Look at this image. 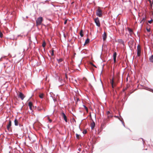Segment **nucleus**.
I'll use <instances>...</instances> for the list:
<instances>
[{
  "label": "nucleus",
  "instance_id": "nucleus-1",
  "mask_svg": "<svg viewBox=\"0 0 153 153\" xmlns=\"http://www.w3.org/2000/svg\"><path fill=\"white\" fill-rule=\"evenodd\" d=\"M43 18L42 17H39L36 21V25L37 26L40 25L43 21Z\"/></svg>",
  "mask_w": 153,
  "mask_h": 153
},
{
  "label": "nucleus",
  "instance_id": "nucleus-2",
  "mask_svg": "<svg viewBox=\"0 0 153 153\" xmlns=\"http://www.w3.org/2000/svg\"><path fill=\"white\" fill-rule=\"evenodd\" d=\"M96 15L99 17H101L102 16V10L98 8L97 9L96 13Z\"/></svg>",
  "mask_w": 153,
  "mask_h": 153
},
{
  "label": "nucleus",
  "instance_id": "nucleus-3",
  "mask_svg": "<svg viewBox=\"0 0 153 153\" xmlns=\"http://www.w3.org/2000/svg\"><path fill=\"white\" fill-rule=\"evenodd\" d=\"M94 21L97 26L98 27H100V21L98 17H97L95 19Z\"/></svg>",
  "mask_w": 153,
  "mask_h": 153
},
{
  "label": "nucleus",
  "instance_id": "nucleus-4",
  "mask_svg": "<svg viewBox=\"0 0 153 153\" xmlns=\"http://www.w3.org/2000/svg\"><path fill=\"white\" fill-rule=\"evenodd\" d=\"M61 116L63 117L65 121L66 122H67V117L65 115V114L63 112H62V113L61 114Z\"/></svg>",
  "mask_w": 153,
  "mask_h": 153
},
{
  "label": "nucleus",
  "instance_id": "nucleus-5",
  "mask_svg": "<svg viewBox=\"0 0 153 153\" xmlns=\"http://www.w3.org/2000/svg\"><path fill=\"white\" fill-rule=\"evenodd\" d=\"M141 53V49L140 46L139 45H138L137 47V55L138 56H140Z\"/></svg>",
  "mask_w": 153,
  "mask_h": 153
},
{
  "label": "nucleus",
  "instance_id": "nucleus-6",
  "mask_svg": "<svg viewBox=\"0 0 153 153\" xmlns=\"http://www.w3.org/2000/svg\"><path fill=\"white\" fill-rule=\"evenodd\" d=\"M19 97L22 100H23L25 97V96L24 94L21 92L19 93Z\"/></svg>",
  "mask_w": 153,
  "mask_h": 153
},
{
  "label": "nucleus",
  "instance_id": "nucleus-7",
  "mask_svg": "<svg viewBox=\"0 0 153 153\" xmlns=\"http://www.w3.org/2000/svg\"><path fill=\"white\" fill-rule=\"evenodd\" d=\"M11 126V121L10 120L9 121V124L7 126V128L8 131L10 130V128Z\"/></svg>",
  "mask_w": 153,
  "mask_h": 153
},
{
  "label": "nucleus",
  "instance_id": "nucleus-8",
  "mask_svg": "<svg viewBox=\"0 0 153 153\" xmlns=\"http://www.w3.org/2000/svg\"><path fill=\"white\" fill-rule=\"evenodd\" d=\"M102 37H103V41H105L106 38H107V36H106V33L104 32L103 34V35H102Z\"/></svg>",
  "mask_w": 153,
  "mask_h": 153
},
{
  "label": "nucleus",
  "instance_id": "nucleus-9",
  "mask_svg": "<svg viewBox=\"0 0 153 153\" xmlns=\"http://www.w3.org/2000/svg\"><path fill=\"white\" fill-rule=\"evenodd\" d=\"M111 84L112 87L114 88V87L116 85V84L114 82L113 79H112V80L111 81Z\"/></svg>",
  "mask_w": 153,
  "mask_h": 153
},
{
  "label": "nucleus",
  "instance_id": "nucleus-10",
  "mask_svg": "<svg viewBox=\"0 0 153 153\" xmlns=\"http://www.w3.org/2000/svg\"><path fill=\"white\" fill-rule=\"evenodd\" d=\"M95 124L94 122H93L91 124V126L92 129H93L95 127Z\"/></svg>",
  "mask_w": 153,
  "mask_h": 153
},
{
  "label": "nucleus",
  "instance_id": "nucleus-11",
  "mask_svg": "<svg viewBox=\"0 0 153 153\" xmlns=\"http://www.w3.org/2000/svg\"><path fill=\"white\" fill-rule=\"evenodd\" d=\"M128 30L129 32V33L131 35H132L133 33V31L130 28H128Z\"/></svg>",
  "mask_w": 153,
  "mask_h": 153
},
{
  "label": "nucleus",
  "instance_id": "nucleus-12",
  "mask_svg": "<svg viewBox=\"0 0 153 153\" xmlns=\"http://www.w3.org/2000/svg\"><path fill=\"white\" fill-rule=\"evenodd\" d=\"M107 114L108 115V118H109L112 117L111 114L110 112L109 111H108L107 112Z\"/></svg>",
  "mask_w": 153,
  "mask_h": 153
},
{
  "label": "nucleus",
  "instance_id": "nucleus-13",
  "mask_svg": "<svg viewBox=\"0 0 153 153\" xmlns=\"http://www.w3.org/2000/svg\"><path fill=\"white\" fill-rule=\"evenodd\" d=\"M14 124L15 126H18V121L17 120L15 119L14 120Z\"/></svg>",
  "mask_w": 153,
  "mask_h": 153
},
{
  "label": "nucleus",
  "instance_id": "nucleus-14",
  "mask_svg": "<svg viewBox=\"0 0 153 153\" xmlns=\"http://www.w3.org/2000/svg\"><path fill=\"white\" fill-rule=\"evenodd\" d=\"M149 60L151 62H153V55H152L149 58Z\"/></svg>",
  "mask_w": 153,
  "mask_h": 153
},
{
  "label": "nucleus",
  "instance_id": "nucleus-15",
  "mask_svg": "<svg viewBox=\"0 0 153 153\" xmlns=\"http://www.w3.org/2000/svg\"><path fill=\"white\" fill-rule=\"evenodd\" d=\"M90 39L88 38H87L86 40H85V43L84 45H85V44H87L89 42Z\"/></svg>",
  "mask_w": 153,
  "mask_h": 153
},
{
  "label": "nucleus",
  "instance_id": "nucleus-16",
  "mask_svg": "<svg viewBox=\"0 0 153 153\" xmlns=\"http://www.w3.org/2000/svg\"><path fill=\"white\" fill-rule=\"evenodd\" d=\"M145 17H143L142 19V20L140 22V23H143L142 24V25H143V23H144V22L145 21Z\"/></svg>",
  "mask_w": 153,
  "mask_h": 153
},
{
  "label": "nucleus",
  "instance_id": "nucleus-17",
  "mask_svg": "<svg viewBox=\"0 0 153 153\" xmlns=\"http://www.w3.org/2000/svg\"><path fill=\"white\" fill-rule=\"evenodd\" d=\"M57 60L58 62L59 63L61 62H62V59L61 58H60L59 59H57Z\"/></svg>",
  "mask_w": 153,
  "mask_h": 153
},
{
  "label": "nucleus",
  "instance_id": "nucleus-18",
  "mask_svg": "<svg viewBox=\"0 0 153 153\" xmlns=\"http://www.w3.org/2000/svg\"><path fill=\"white\" fill-rule=\"evenodd\" d=\"M80 35L81 37H82L83 36V32L82 30H81L80 32Z\"/></svg>",
  "mask_w": 153,
  "mask_h": 153
},
{
  "label": "nucleus",
  "instance_id": "nucleus-19",
  "mask_svg": "<svg viewBox=\"0 0 153 153\" xmlns=\"http://www.w3.org/2000/svg\"><path fill=\"white\" fill-rule=\"evenodd\" d=\"M39 97L40 98H41V99L43 98V94H40L39 95Z\"/></svg>",
  "mask_w": 153,
  "mask_h": 153
},
{
  "label": "nucleus",
  "instance_id": "nucleus-20",
  "mask_svg": "<svg viewBox=\"0 0 153 153\" xmlns=\"http://www.w3.org/2000/svg\"><path fill=\"white\" fill-rule=\"evenodd\" d=\"M117 56V53L115 52L113 54V58H116Z\"/></svg>",
  "mask_w": 153,
  "mask_h": 153
},
{
  "label": "nucleus",
  "instance_id": "nucleus-21",
  "mask_svg": "<svg viewBox=\"0 0 153 153\" xmlns=\"http://www.w3.org/2000/svg\"><path fill=\"white\" fill-rule=\"evenodd\" d=\"M28 105L29 106H32L33 105L32 102H29L28 103Z\"/></svg>",
  "mask_w": 153,
  "mask_h": 153
},
{
  "label": "nucleus",
  "instance_id": "nucleus-22",
  "mask_svg": "<svg viewBox=\"0 0 153 153\" xmlns=\"http://www.w3.org/2000/svg\"><path fill=\"white\" fill-rule=\"evenodd\" d=\"M76 137L77 138V139H79V137H80V135H79V134H76Z\"/></svg>",
  "mask_w": 153,
  "mask_h": 153
},
{
  "label": "nucleus",
  "instance_id": "nucleus-23",
  "mask_svg": "<svg viewBox=\"0 0 153 153\" xmlns=\"http://www.w3.org/2000/svg\"><path fill=\"white\" fill-rule=\"evenodd\" d=\"M51 54L52 56H53L54 55V50H53L52 51V52L51 53Z\"/></svg>",
  "mask_w": 153,
  "mask_h": 153
},
{
  "label": "nucleus",
  "instance_id": "nucleus-24",
  "mask_svg": "<svg viewBox=\"0 0 153 153\" xmlns=\"http://www.w3.org/2000/svg\"><path fill=\"white\" fill-rule=\"evenodd\" d=\"M45 45H46V43L45 42H44L42 45V46L43 47H45Z\"/></svg>",
  "mask_w": 153,
  "mask_h": 153
},
{
  "label": "nucleus",
  "instance_id": "nucleus-25",
  "mask_svg": "<svg viewBox=\"0 0 153 153\" xmlns=\"http://www.w3.org/2000/svg\"><path fill=\"white\" fill-rule=\"evenodd\" d=\"M3 36V34L1 32H0V37L2 38Z\"/></svg>",
  "mask_w": 153,
  "mask_h": 153
},
{
  "label": "nucleus",
  "instance_id": "nucleus-26",
  "mask_svg": "<svg viewBox=\"0 0 153 153\" xmlns=\"http://www.w3.org/2000/svg\"><path fill=\"white\" fill-rule=\"evenodd\" d=\"M87 132V131L86 130H84L83 132V133L84 134H86V133Z\"/></svg>",
  "mask_w": 153,
  "mask_h": 153
},
{
  "label": "nucleus",
  "instance_id": "nucleus-27",
  "mask_svg": "<svg viewBox=\"0 0 153 153\" xmlns=\"http://www.w3.org/2000/svg\"><path fill=\"white\" fill-rule=\"evenodd\" d=\"M120 120L122 122L123 125L124 126H125L124 123H123V122L122 121V120Z\"/></svg>",
  "mask_w": 153,
  "mask_h": 153
},
{
  "label": "nucleus",
  "instance_id": "nucleus-28",
  "mask_svg": "<svg viewBox=\"0 0 153 153\" xmlns=\"http://www.w3.org/2000/svg\"><path fill=\"white\" fill-rule=\"evenodd\" d=\"M152 20L151 19V20H149V21H148V22L150 23V24H151V22H152Z\"/></svg>",
  "mask_w": 153,
  "mask_h": 153
},
{
  "label": "nucleus",
  "instance_id": "nucleus-29",
  "mask_svg": "<svg viewBox=\"0 0 153 153\" xmlns=\"http://www.w3.org/2000/svg\"><path fill=\"white\" fill-rule=\"evenodd\" d=\"M113 59L114 62H115L116 61V58H113Z\"/></svg>",
  "mask_w": 153,
  "mask_h": 153
},
{
  "label": "nucleus",
  "instance_id": "nucleus-30",
  "mask_svg": "<svg viewBox=\"0 0 153 153\" xmlns=\"http://www.w3.org/2000/svg\"><path fill=\"white\" fill-rule=\"evenodd\" d=\"M48 121L49 122H50V123H51L52 121V120L49 118L48 119Z\"/></svg>",
  "mask_w": 153,
  "mask_h": 153
},
{
  "label": "nucleus",
  "instance_id": "nucleus-31",
  "mask_svg": "<svg viewBox=\"0 0 153 153\" xmlns=\"http://www.w3.org/2000/svg\"><path fill=\"white\" fill-rule=\"evenodd\" d=\"M29 108L30 109V110H32V106H29Z\"/></svg>",
  "mask_w": 153,
  "mask_h": 153
},
{
  "label": "nucleus",
  "instance_id": "nucleus-32",
  "mask_svg": "<svg viewBox=\"0 0 153 153\" xmlns=\"http://www.w3.org/2000/svg\"><path fill=\"white\" fill-rule=\"evenodd\" d=\"M67 22V20H65L64 22L65 24H66Z\"/></svg>",
  "mask_w": 153,
  "mask_h": 153
},
{
  "label": "nucleus",
  "instance_id": "nucleus-33",
  "mask_svg": "<svg viewBox=\"0 0 153 153\" xmlns=\"http://www.w3.org/2000/svg\"><path fill=\"white\" fill-rule=\"evenodd\" d=\"M146 30H147V31L149 32H150V30L149 29H146Z\"/></svg>",
  "mask_w": 153,
  "mask_h": 153
},
{
  "label": "nucleus",
  "instance_id": "nucleus-34",
  "mask_svg": "<svg viewBox=\"0 0 153 153\" xmlns=\"http://www.w3.org/2000/svg\"><path fill=\"white\" fill-rule=\"evenodd\" d=\"M115 117L118 118H119V119L120 120V118H119V117H118V116H115Z\"/></svg>",
  "mask_w": 153,
  "mask_h": 153
},
{
  "label": "nucleus",
  "instance_id": "nucleus-35",
  "mask_svg": "<svg viewBox=\"0 0 153 153\" xmlns=\"http://www.w3.org/2000/svg\"><path fill=\"white\" fill-rule=\"evenodd\" d=\"M78 150H79V152H80V151H81V149L80 148H79V149H78Z\"/></svg>",
  "mask_w": 153,
  "mask_h": 153
},
{
  "label": "nucleus",
  "instance_id": "nucleus-36",
  "mask_svg": "<svg viewBox=\"0 0 153 153\" xmlns=\"http://www.w3.org/2000/svg\"><path fill=\"white\" fill-rule=\"evenodd\" d=\"M86 110V111L87 112H88V108H87V109H85Z\"/></svg>",
  "mask_w": 153,
  "mask_h": 153
},
{
  "label": "nucleus",
  "instance_id": "nucleus-37",
  "mask_svg": "<svg viewBox=\"0 0 153 153\" xmlns=\"http://www.w3.org/2000/svg\"><path fill=\"white\" fill-rule=\"evenodd\" d=\"M83 107H84L85 108V107H86L85 105H83Z\"/></svg>",
  "mask_w": 153,
  "mask_h": 153
},
{
  "label": "nucleus",
  "instance_id": "nucleus-38",
  "mask_svg": "<svg viewBox=\"0 0 153 153\" xmlns=\"http://www.w3.org/2000/svg\"><path fill=\"white\" fill-rule=\"evenodd\" d=\"M85 109H86L87 108V107H85Z\"/></svg>",
  "mask_w": 153,
  "mask_h": 153
},
{
  "label": "nucleus",
  "instance_id": "nucleus-39",
  "mask_svg": "<svg viewBox=\"0 0 153 153\" xmlns=\"http://www.w3.org/2000/svg\"><path fill=\"white\" fill-rule=\"evenodd\" d=\"M29 138L30 140H30V137H29Z\"/></svg>",
  "mask_w": 153,
  "mask_h": 153
},
{
  "label": "nucleus",
  "instance_id": "nucleus-40",
  "mask_svg": "<svg viewBox=\"0 0 153 153\" xmlns=\"http://www.w3.org/2000/svg\"><path fill=\"white\" fill-rule=\"evenodd\" d=\"M93 66H94L95 67H96V66H95L94 65H93Z\"/></svg>",
  "mask_w": 153,
  "mask_h": 153
},
{
  "label": "nucleus",
  "instance_id": "nucleus-41",
  "mask_svg": "<svg viewBox=\"0 0 153 153\" xmlns=\"http://www.w3.org/2000/svg\"><path fill=\"white\" fill-rule=\"evenodd\" d=\"M26 18H28V17L27 16H26Z\"/></svg>",
  "mask_w": 153,
  "mask_h": 153
},
{
  "label": "nucleus",
  "instance_id": "nucleus-42",
  "mask_svg": "<svg viewBox=\"0 0 153 153\" xmlns=\"http://www.w3.org/2000/svg\"><path fill=\"white\" fill-rule=\"evenodd\" d=\"M77 153H79V152H77Z\"/></svg>",
  "mask_w": 153,
  "mask_h": 153
},
{
  "label": "nucleus",
  "instance_id": "nucleus-43",
  "mask_svg": "<svg viewBox=\"0 0 153 153\" xmlns=\"http://www.w3.org/2000/svg\"><path fill=\"white\" fill-rule=\"evenodd\" d=\"M149 1H150V0H148Z\"/></svg>",
  "mask_w": 153,
  "mask_h": 153
}]
</instances>
